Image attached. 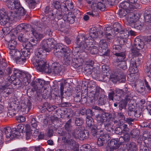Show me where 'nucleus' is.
Masks as SVG:
<instances>
[{
	"label": "nucleus",
	"mask_w": 151,
	"mask_h": 151,
	"mask_svg": "<svg viewBox=\"0 0 151 151\" xmlns=\"http://www.w3.org/2000/svg\"><path fill=\"white\" fill-rule=\"evenodd\" d=\"M86 123L89 127H91L94 124L93 119L92 117L86 118Z\"/></svg>",
	"instance_id": "56"
},
{
	"label": "nucleus",
	"mask_w": 151,
	"mask_h": 151,
	"mask_svg": "<svg viewBox=\"0 0 151 151\" xmlns=\"http://www.w3.org/2000/svg\"><path fill=\"white\" fill-rule=\"evenodd\" d=\"M109 69L108 66L103 65L102 67V70L101 73L102 74H104V75H108L109 74Z\"/></svg>",
	"instance_id": "53"
},
{
	"label": "nucleus",
	"mask_w": 151,
	"mask_h": 151,
	"mask_svg": "<svg viewBox=\"0 0 151 151\" xmlns=\"http://www.w3.org/2000/svg\"><path fill=\"white\" fill-rule=\"evenodd\" d=\"M20 5L19 0H11L7 4L8 8L11 10H16Z\"/></svg>",
	"instance_id": "23"
},
{
	"label": "nucleus",
	"mask_w": 151,
	"mask_h": 151,
	"mask_svg": "<svg viewBox=\"0 0 151 151\" xmlns=\"http://www.w3.org/2000/svg\"><path fill=\"white\" fill-rule=\"evenodd\" d=\"M127 21V24L132 27V24L137 20L138 17L136 14L133 13L132 12H130V13L127 15V17L126 18Z\"/></svg>",
	"instance_id": "17"
},
{
	"label": "nucleus",
	"mask_w": 151,
	"mask_h": 151,
	"mask_svg": "<svg viewBox=\"0 0 151 151\" xmlns=\"http://www.w3.org/2000/svg\"><path fill=\"white\" fill-rule=\"evenodd\" d=\"M107 101V98L106 96L104 95H101L100 96L98 100V104L99 105H105Z\"/></svg>",
	"instance_id": "42"
},
{
	"label": "nucleus",
	"mask_w": 151,
	"mask_h": 151,
	"mask_svg": "<svg viewBox=\"0 0 151 151\" xmlns=\"http://www.w3.org/2000/svg\"><path fill=\"white\" fill-rule=\"evenodd\" d=\"M108 76V75H104V74H102L101 73L99 76V79L100 81L104 82H106L109 80H111L110 79V76L109 77Z\"/></svg>",
	"instance_id": "60"
},
{
	"label": "nucleus",
	"mask_w": 151,
	"mask_h": 151,
	"mask_svg": "<svg viewBox=\"0 0 151 151\" xmlns=\"http://www.w3.org/2000/svg\"><path fill=\"white\" fill-rule=\"evenodd\" d=\"M73 6L71 0H66L63 4L62 5L65 11L68 12V10L73 8Z\"/></svg>",
	"instance_id": "29"
},
{
	"label": "nucleus",
	"mask_w": 151,
	"mask_h": 151,
	"mask_svg": "<svg viewBox=\"0 0 151 151\" xmlns=\"http://www.w3.org/2000/svg\"><path fill=\"white\" fill-rule=\"evenodd\" d=\"M111 134L106 133L101 135L100 137L106 142L111 138Z\"/></svg>",
	"instance_id": "55"
},
{
	"label": "nucleus",
	"mask_w": 151,
	"mask_h": 151,
	"mask_svg": "<svg viewBox=\"0 0 151 151\" xmlns=\"http://www.w3.org/2000/svg\"><path fill=\"white\" fill-rule=\"evenodd\" d=\"M136 90L137 92L139 94H143L145 93V87L143 86L136 87Z\"/></svg>",
	"instance_id": "58"
},
{
	"label": "nucleus",
	"mask_w": 151,
	"mask_h": 151,
	"mask_svg": "<svg viewBox=\"0 0 151 151\" xmlns=\"http://www.w3.org/2000/svg\"><path fill=\"white\" fill-rule=\"evenodd\" d=\"M120 145L118 141L114 139L111 140L106 147V151H111L116 149H118Z\"/></svg>",
	"instance_id": "18"
},
{
	"label": "nucleus",
	"mask_w": 151,
	"mask_h": 151,
	"mask_svg": "<svg viewBox=\"0 0 151 151\" xmlns=\"http://www.w3.org/2000/svg\"><path fill=\"white\" fill-rule=\"evenodd\" d=\"M41 27L44 29V33L46 35H47L48 36H50L52 35V32L50 28L44 26H42V27Z\"/></svg>",
	"instance_id": "62"
},
{
	"label": "nucleus",
	"mask_w": 151,
	"mask_h": 151,
	"mask_svg": "<svg viewBox=\"0 0 151 151\" xmlns=\"http://www.w3.org/2000/svg\"><path fill=\"white\" fill-rule=\"evenodd\" d=\"M136 56L133 57L131 60L129 67V71L132 74H134L138 72L137 67L141 63L140 59Z\"/></svg>",
	"instance_id": "10"
},
{
	"label": "nucleus",
	"mask_w": 151,
	"mask_h": 151,
	"mask_svg": "<svg viewBox=\"0 0 151 151\" xmlns=\"http://www.w3.org/2000/svg\"><path fill=\"white\" fill-rule=\"evenodd\" d=\"M19 8L17 9L14 13L11 12L10 16L13 18L18 17L20 16H23L25 14L26 11L20 5L19 6Z\"/></svg>",
	"instance_id": "20"
},
{
	"label": "nucleus",
	"mask_w": 151,
	"mask_h": 151,
	"mask_svg": "<svg viewBox=\"0 0 151 151\" xmlns=\"http://www.w3.org/2000/svg\"><path fill=\"white\" fill-rule=\"evenodd\" d=\"M119 61V63L117 65L121 69L125 70L127 68L126 62L125 61L120 60L119 59H118Z\"/></svg>",
	"instance_id": "50"
},
{
	"label": "nucleus",
	"mask_w": 151,
	"mask_h": 151,
	"mask_svg": "<svg viewBox=\"0 0 151 151\" xmlns=\"http://www.w3.org/2000/svg\"><path fill=\"white\" fill-rule=\"evenodd\" d=\"M16 29L17 31H19L20 32L21 31H24L26 33H25V36L24 35V34L22 33H21L20 34L19 36L18 37V39L21 42H23V43H25V42H27L28 41V39L26 37L27 36H29V35L27 36L26 35V34H27V32L26 30H22L21 31H19L17 29V28H16Z\"/></svg>",
	"instance_id": "37"
},
{
	"label": "nucleus",
	"mask_w": 151,
	"mask_h": 151,
	"mask_svg": "<svg viewBox=\"0 0 151 151\" xmlns=\"http://www.w3.org/2000/svg\"><path fill=\"white\" fill-rule=\"evenodd\" d=\"M11 29L9 27H4L2 29V32H1V36L2 37H4L5 35L9 34L11 32Z\"/></svg>",
	"instance_id": "52"
},
{
	"label": "nucleus",
	"mask_w": 151,
	"mask_h": 151,
	"mask_svg": "<svg viewBox=\"0 0 151 151\" xmlns=\"http://www.w3.org/2000/svg\"><path fill=\"white\" fill-rule=\"evenodd\" d=\"M21 103L25 105V107L26 108L29 107L30 109L31 108L32 104L29 100L28 99H24L22 100Z\"/></svg>",
	"instance_id": "59"
},
{
	"label": "nucleus",
	"mask_w": 151,
	"mask_h": 151,
	"mask_svg": "<svg viewBox=\"0 0 151 151\" xmlns=\"http://www.w3.org/2000/svg\"><path fill=\"white\" fill-rule=\"evenodd\" d=\"M49 73H52L55 75L61 76L63 74V68L58 63L54 62L49 67Z\"/></svg>",
	"instance_id": "13"
},
{
	"label": "nucleus",
	"mask_w": 151,
	"mask_h": 151,
	"mask_svg": "<svg viewBox=\"0 0 151 151\" xmlns=\"http://www.w3.org/2000/svg\"><path fill=\"white\" fill-rule=\"evenodd\" d=\"M93 4L91 5V7L93 10H94L97 9H99L102 11L104 10L105 6L104 4L100 2L98 3H93Z\"/></svg>",
	"instance_id": "32"
},
{
	"label": "nucleus",
	"mask_w": 151,
	"mask_h": 151,
	"mask_svg": "<svg viewBox=\"0 0 151 151\" xmlns=\"http://www.w3.org/2000/svg\"><path fill=\"white\" fill-rule=\"evenodd\" d=\"M99 69L94 68L92 70L91 74V76L94 79H99L100 74Z\"/></svg>",
	"instance_id": "43"
},
{
	"label": "nucleus",
	"mask_w": 151,
	"mask_h": 151,
	"mask_svg": "<svg viewBox=\"0 0 151 151\" xmlns=\"http://www.w3.org/2000/svg\"><path fill=\"white\" fill-rule=\"evenodd\" d=\"M27 59L21 55L20 57L18 58L15 61L17 64L24 65L26 63Z\"/></svg>",
	"instance_id": "45"
},
{
	"label": "nucleus",
	"mask_w": 151,
	"mask_h": 151,
	"mask_svg": "<svg viewBox=\"0 0 151 151\" xmlns=\"http://www.w3.org/2000/svg\"><path fill=\"white\" fill-rule=\"evenodd\" d=\"M30 109V108H29V107L26 108L25 107V105L23 104H21L20 105V110L22 112H23L24 114H27Z\"/></svg>",
	"instance_id": "63"
},
{
	"label": "nucleus",
	"mask_w": 151,
	"mask_h": 151,
	"mask_svg": "<svg viewBox=\"0 0 151 151\" xmlns=\"http://www.w3.org/2000/svg\"><path fill=\"white\" fill-rule=\"evenodd\" d=\"M37 50L35 51V54L36 56V58H33L31 60L32 63L37 68V69L40 72L44 71L45 72L49 73V65L46 64V62L45 60L46 55L44 58L41 57V55L38 56L37 55Z\"/></svg>",
	"instance_id": "3"
},
{
	"label": "nucleus",
	"mask_w": 151,
	"mask_h": 151,
	"mask_svg": "<svg viewBox=\"0 0 151 151\" xmlns=\"http://www.w3.org/2000/svg\"><path fill=\"white\" fill-rule=\"evenodd\" d=\"M31 125L34 129V133L37 134L39 132V130L40 126V123L37 121L35 118H32L30 122Z\"/></svg>",
	"instance_id": "24"
},
{
	"label": "nucleus",
	"mask_w": 151,
	"mask_h": 151,
	"mask_svg": "<svg viewBox=\"0 0 151 151\" xmlns=\"http://www.w3.org/2000/svg\"><path fill=\"white\" fill-rule=\"evenodd\" d=\"M126 145L127 146V151H136L137 146L134 142L127 143Z\"/></svg>",
	"instance_id": "39"
},
{
	"label": "nucleus",
	"mask_w": 151,
	"mask_h": 151,
	"mask_svg": "<svg viewBox=\"0 0 151 151\" xmlns=\"http://www.w3.org/2000/svg\"><path fill=\"white\" fill-rule=\"evenodd\" d=\"M145 46L144 42L141 39L136 38L134 41V45L131 48L132 55H139L140 53L139 52V50L142 49Z\"/></svg>",
	"instance_id": "8"
},
{
	"label": "nucleus",
	"mask_w": 151,
	"mask_h": 151,
	"mask_svg": "<svg viewBox=\"0 0 151 151\" xmlns=\"http://www.w3.org/2000/svg\"><path fill=\"white\" fill-rule=\"evenodd\" d=\"M31 76L30 74L27 73L25 75V76L23 79V82L24 85H28L30 82Z\"/></svg>",
	"instance_id": "41"
},
{
	"label": "nucleus",
	"mask_w": 151,
	"mask_h": 151,
	"mask_svg": "<svg viewBox=\"0 0 151 151\" xmlns=\"http://www.w3.org/2000/svg\"><path fill=\"white\" fill-rule=\"evenodd\" d=\"M123 73L120 70L116 69L110 75V79L114 83H116L117 81L120 83H124L125 81Z\"/></svg>",
	"instance_id": "9"
},
{
	"label": "nucleus",
	"mask_w": 151,
	"mask_h": 151,
	"mask_svg": "<svg viewBox=\"0 0 151 151\" xmlns=\"http://www.w3.org/2000/svg\"><path fill=\"white\" fill-rule=\"evenodd\" d=\"M25 129L26 130V139L27 140L30 139L32 134L34 133V130L31 129L30 126L28 124L26 125Z\"/></svg>",
	"instance_id": "34"
},
{
	"label": "nucleus",
	"mask_w": 151,
	"mask_h": 151,
	"mask_svg": "<svg viewBox=\"0 0 151 151\" xmlns=\"http://www.w3.org/2000/svg\"><path fill=\"white\" fill-rule=\"evenodd\" d=\"M104 118H106L108 119H110L111 118V115L107 113L103 112L102 115L97 114L96 115L95 118L98 125V128L99 127V128H100V127L103 125L104 120Z\"/></svg>",
	"instance_id": "15"
},
{
	"label": "nucleus",
	"mask_w": 151,
	"mask_h": 151,
	"mask_svg": "<svg viewBox=\"0 0 151 151\" xmlns=\"http://www.w3.org/2000/svg\"><path fill=\"white\" fill-rule=\"evenodd\" d=\"M75 124L76 126H81L84 123V120L82 118H76L75 120Z\"/></svg>",
	"instance_id": "57"
},
{
	"label": "nucleus",
	"mask_w": 151,
	"mask_h": 151,
	"mask_svg": "<svg viewBox=\"0 0 151 151\" xmlns=\"http://www.w3.org/2000/svg\"><path fill=\"white\" fill-rule=\"evenodd\" d=\"M21 51L22 54V55L24 57V58L27 59H28L31 53L33 52H31L29 50L25 49H22Z\"/></svg>",
	"instance_id": "49"
},
{
	"label": "nucleus",
	"mask_w": 151,
	"mask_h": 151,
	"mask_svg": "<svg viewBox=\"0 0 151 151\" xmlns=\"http://www.w3.org/2000/svg\"><path fill=\"white\" fill-rule=\"evenodd\" d=\"M88 37H89L90 38L89 40L92 39H94L97 38L98 36V34L96 29V28L95 27H92L91 29V31L89 34H87Z\"/></svg>",
	"instance_id": "30"
},
{
	"label": "nucleus",
	"mask_w": 151,
	"mask_h": 151,
	"mask_svg": "<svg viewBox=\"0 0 151 151\" xmlns=\"http://www.w3.org/2000/svg\"><path fill=\"white\" fill-rule=\"evenodd\" d=\"M121 9H119V11L117 13V14L119 15L121 17H124L126 16L127 17V15L129 13H130V12H132V10H129L128 9H126L122 8Z\"/></svg>",
	"instance_id": "35"
},
{
	"label": "nucleus",
	"mask_w": 151,
	"mask_h": 151,
	"mask_svg": "<svg viewBox=\"0 0 151 151\" xmlns=\"http://www.w3.org/2000/svg\"><path fill=\"white\" fill-rule=\"evenodd\" d=\"M125 42V40L122 38L118 37L115 41V44L113 46V52L117 57V59L120 60H124L125 58V55L122 52V45Z\"/></svg>",
	"instance_id": "6"
},
{
	"label": "nucleus",
	"mask_w": 151,
	"mask_h": 151,
	"mask_svg": "<svg viewBox=\"0 0 151 151\" xmlns=\"http://www.w3.org/2000/svg\"><path fill=\"white\" fill-rule=\"evenodd\" d=\"M22 45L24 47V49L29 50L31 52H33L35 48L34 47L35 46V45H33L29 42H28V41L25 43H23Z\"/></svg>",
	"instance_id": "38"
},
{
	"label": "nucleus",
	"mask_w": 151,
	"mask_h": 151,
	"mask_svg": "<svg viewBox=\"0 0 151 151\" xmlns=\"http://www.w3.org/2000/svg\"><path fill=\"white\" fill-rule=\"evenodd\" d=\"M67 12L66 11H65L64 10L63 8V7L61 8V9L58 10L56 9V11L54 12L53 14V16H52L55 17H57L58 19H61L62 18L63 19V15L65 14H66Z\"/></svg>",
	"instance_id": "25"
},
{
	"label": "nucleus",
	"mask_w": 151,
	"mask_h": 151,
	"mask_svg": "<svg viewBox=\"0 0 151 151\" xmlns=\"http://www.w3.org/2000/svg\"><path fill=\"white\" fill-rule=\"evenodd\" d=\"M132 98L130 96L126 95L124 99H122L118 103L119 109L120 110H122L123 109H126L128 102L130 101Z\"/></svg>",
	"instance_id": "22"
},
{
	"label": "nucleus",
	"mask_w": 151,
	"mask_h": 151,
	"mask_svg": "<svg viewBox=\"0 0 151 151\" xmlns=\"http://www.w3.org/2000/svg\"><path fill=\"white\" fill-rule=\"evenodd\" d=\"M71 119H70L67 121L64 126L65 129L68 132H67L69 133V132H70L72 129V126L71 124Z\"/></svg>",
	"instance_id": "40"
},
{
	"label": "nucleus",
	"mask_w": 151,
	"mask_h": 151,
	"mask_svg": "<svg viewBox=\"0 0 151 151\" xmlns=\"http://www.w3.org/2000/svg\"><path fill=\"white\" fill-rule=\"evenodd\" d=\"M143 24L139 21L135 22L132 25V27L138 30H141L143 26Z\"/></svg>",
	"instance_id": "51"
},
{
	"label": "nucleus",
	"mask_w": 151,
	"mask_h": 151,
	"mask_svg": "<svg viewBox=\"0 0 151 151\" xmlns=\"http://www.w3.org/2000/svg\"><path fill=\"white\" fill-rule=\"evenodd\" d=\"M83 130L82 127L76 128L73 132L72 133V135L76 139H79L80 134Z\"/></svg>",
	"instance_id": "36"
},
{
	"label": "nucleus",
	"mask_w": 151,
	"mask_h": 151,
	"mask_svg": "<svg viewBox=\"0 0 151 151\" xmlns=\"http://www.w3.org/2000/svg\"><path fill=\"white\" fill-rule=\"evenodd\" d=\"M51 5L54 9H55L58 10L61 9V8L62 7L60 3L57 1H55L52 2Z\"/></svg>",
	"instance_id": "61"
},
{
	"label": "nucleus",
	"mask_w": 151,
	"mask_h": 151,
	"mask_svg": "<svg viewBox=\"0 0 151 151\" xmlns=\"http://www.w3.org/2000/svg\"><path fill=\"white\" fill-rule=\"evenodd\" d=\"M53 53L58 58L64 56L63 62L67 65H69L71 63L72 56V52L71 50L68 47H64L59 44H57L54 47Z\"/></svg>",
	"instance_id": "1"
},
{
	"label": "nucleus",
	"mask_w": 151,
	"mask_h": 151,
	"mask_svg": "<svg viewBox=\"0 0 151 151\" xmlns=\"http://www.w3.org/2000/svg\"><path fill=\"white\" fill-rule=\"evenodd\" d=\"M17 29L19 31L22 30H26L27 32L26 35H29L30 33L35 37L37 41H40L44 37L43 34L37 32L35 29L29 24L23 23L20 24L17 26Z\"/></svg>",
	"instance_id": "5"
},
{
	"label": "nucleus",
	"mask_w": 151,
	"mask_h": 151,
	"mask_svg": "<svg viewBox=\"0 0 151 151\" xmlns=\"http://www.w3.org/2000/svg\"><path fill=\"white\" fill-rule=\"evenodd\" d=\"M17 45V42L14 39H11L9 41L8 46L9 49H14Z\"/></svg>",
	"instance_id": "47"
},
{
	"label": "nucleus",
	"mask_w": 151,
	"mask_h": 151,
	"mask_svg": "<svg viewBox=\"0 0 151 151\" xmlns=\"http://www.w3.org/2000/svg\"><path fill=\"white\" fill-rule=\"evenodd\" d=\"M62 139L63 142L67 143L71 146V148L73 151H79L78 143L74 140L71 139L70 134L66 132L62 133Z\"/></svg>",
	"instance_id": "7"
},
{
	"label": "nucleus",
	"mask_w": 151,
	"mask_h": 151,
	"mask_svg": "<svg viewBox=\"0 0 151 151\" xmlns=\"http://www.w3.org/2000/svg\"><path fill=\"white\" fill-rule=\"evenodd\" d=\"M126 1L121 3L120 6L122 8L129 10L137 9L139 6L137 3L138 0H125Z\"/></svg>",
	"instance_id": "12"
},
{
	"label": "nucleus",
	"mask_w": 151,
	"mask_h": 151,
	"mask_svg": "<svg viewBox=\"0 0 151 151\" xmlns=\"http://www.w3.org/2000/svg\"><path fill=\"white\" fill-rule=\"evenodd\" d=\"M56 10V9H54L51 4L46 7L45 9L44 12L46 14H47L48 15L52 16H53L54 12Z\"/></svg>",
	"instance_id": "33"
},
{
	"label": "nucleus",
	"mask_w": 151,
	"mask_h": 151,
	"mask_svg": "<svg viewBox=\"0 0 151 151\" xmlns=\"http://www.w3.org/2000/svg\"><path fill=\"white\" fill-rule=\"evenodd\" d=\"M113 32H115L116 34L118 33H120L121 34L124 33L125 31L124 29H123L122 27V26L121 24L118 22H115L114 23L113 25Z\"/></svg>",
	"instance_id": "27"
},
{
	"label": "nucleus",
	"mask_w": 151,
	"mask_h": 151,
	"mask_svg": "<svg viewBox=\"0 0 151 151\" xmlns=\"http://www.w3.org/2000/svg\"><path fill=\"white\" fill-rule=\"evenodd\" d=\"M99 46L101 48L100 51L102 53L103 55L106 56L109 55L110 50L108 48V45L105 40H101L99 42Z\"/></svg>",
	"instance_id": "16"
},
{
	"label": "nucleus",
	"mask_w": 151,
	"mask_h": 151,
	"mask_svg": "<svg viewBox=\"0 0 151 151\" xmlns=\"http://www.w3.org/2000/svg\"><path fill=\"white\" fill-rule=\"evenodd\" d=\"M81 151H91V147L89 145H84L80 147Z\"/></svg>",
	"instance_id": "64"
},
{
	"label": "nucleus",
	"mask_w": 151,
	"mask_h": 151,
	"mask_svg": "<svg viewBox=\"0 0 151 151\" xmlns=\"http://www.w3.org/2000/svg\"><path fill=\"white\" fill-rule=\"evenodd\" d=\"M57 42L53 38H49L46 40H44L41 42L39 47L37 50V55H41V57L44 58L46 55V52H49L51 49L54 47Z\"/></svg>",
	"instance_id": "2"
},
{
	"label": "nucleus",
	"mask_w": 151,
	"mask_h": 151,
	"mask_svg": "<svg viewBox=\"0 0 151 151\" xmlns=\"http://www.w3.org/2000/svg\"><path fill=\"white\" fill-rule=\"evenodd\" d=\"M3 131L4 132L6 137L8 138H10V139H12L17 137L18 135L17 134H15V133L14 134H12L11 129L9 127L4 128Z\"/></svg>",
	"instance_id": "26"
},
{
	"label": "nucleus",
	"mask_w": 151,
	"mask_h": 151,
	"mask_svg": "<svg viewBox=\"0 0 151 151\" xmlns=\"http://www.w3.org/2000/svg\"><path fill=\"white\" fill-rule=\"evenodd\" d=\"M92 46V45L91 46V47H90V49H89V51H88V52H85L88 53L89 52H90L92 54H96L98 53L99 51L98 49L96 46Z\"/></svg>",
	"instance_id": "54"
},
{
	"label": "nucleus",
	"mask_w": 151,
	"mask_h": 151,
	"mask_svg": "<svg viewBox=\"0 0 151 151\" xmlns=\"http://www.w3.org/2000/svg\"><path fill=\"white\" fill-rule=\"evenodd\" d=\"M17 104H16V103H14L15 105L14 106H12V105L13 104H14V103H12L11 104L10 106L8 108V114H9V116H14L16 112V111L15 110V107H18V102H17Z\"/></svg>",
	"instance_id": "28"
},
{
	"label": "nucleus",
	"mask_w": 151,
	"mask_h": 151,
	"mask_svg": "<svg viewBox=\"0 0 151 151\" xmlns=\"http://www.w3.org/2000/svg\"><path fill=\"white\" fill-rule=\"evenodd\" d=\"M89 134V132L88 131L86 130L82 131L80 134L79 139L82 140L87 139L88 138Z\"/></svg>",
	"instance_id": "48"
},
{
	"label": "nucleus",
	"mask_w": 151,
	"mask_h": 151,
	"mask_svg": "<svg viewBox=\"0 0 151 151\" xmlns=\"http://www.w3.org/2000/svg\"><path fill=\"white\" fill-rule=\"evenodd\" d=\"M130 134L132 138H137L139 136L140 131L137 129H133L132 130Z\"/></svg>",
	"instance_id": "46"
},
{
	"label": "nucleus",
	"mask_w": 151,
	"mask_h": 151,
	"mask_svg": "<svg viewBox=\"0 0 151 151\" xmlns=\"http://www.w3.org/2000/svg\"><path fill=\"white\" fill-rule=\"evenodd\" d=\"M13 17H11L10 14V16H5V17L2 18H0V24L2 25H4L7 24L9 21V19H12Z\"/></svg>",
	"instance_id": "44"
},
{
	"label": "nucleus",
	"mask_w": 151,
	"mask_h": 151,
	"mask_svg": "<svg viewBox=\"0 0 151 151\" xmlns=\"http://www.w3.org/2000/svg\"><path fill=\"white\" fill-rule=\"evenodd\" d=\"M76 14L74 12H70L63 15V20L64 22H68L69 24H72L74 23Z\"/></svg>",
	"instance_id": "21"
},
{
	"label": "nucleus",
	"mask_w": 151,
	"mask_h": 151,
	"mask_svg": "<svg viewBox=\"0 0 151 151\" xmlns=\"http://www.w3.org/2000/svg\"><path fill=\"white\" fill-rule=\"evenodd\" d=\"M12 72V70L9 67H7L5 63L0 64V77L6 78L10 76Z\"/></svg>",
	"instance_id": "14"
},
{
	"label": "nucleus",
	"mask_w": 151,
	"mask_h": 151,
	"mask_svg": "<svg viewBox=\"0 0 151 151\" xmlns=\"http://www.w3.org/2000/svg\"><path fill=\"white\" fill-rule=\"evenodd\" d=\"M88 37L87 35L82 34L78 35L76 38V43L82 52H88L93 45V42L89 41L90 37Z\"/></svg>",
	"instance_id": "4"
},
{
	"label": "nucleus",
	"mask_w": 151,
	"mask_h": 151,
	"mask_svg": "<svg viewBox=\"0 0 151 151\" xmlns=\"http://www.w3.org/2000/svg\"><path fill=\"white\" fill-rule=\"evenodd\" d=\"M81 53L78 51L76 55V56L77 57L78 55V58H74L73 59H72L71 60L70 65L71 64L72 66L75 68H78L80 66H81L83 62V58L85 57L83 54H85V53L81 52Z\"/></svg>",
	"instance_id": "11"
},
{
	"label": "nucleus",
	"mask_w": 151,
	"mask_h": 151,
	"mask_svg": "<svg viewBox=\"0 0 151 151\" xmlns=\"http://www.w3.org/2000/svg\"><path fill=\"white\" fill-rule=\"evenodd\" d=\"M45 83V81L41 79H37L31 83V86L35 90H40L42 88Z\"/></svg>",
	"instance_id": "19"
},
{
	"label": "nucleus",
	"mask_w": 151,
	"mask_h": 151,
	"mask_svg": "<svg viewBox=\"0 0 151 151\" xmlns=\"http://www.w3.org/2000/svg\"><path fill=\"white\" fill-rule=\"evenodd\" d=\"M60 96H58L57 95L55 96V101L58 104H60L62 102L63 96V89L64 88L63 84L62 83H60Z\"/></svg>",
	"instance_id": "31"
}]
</instances>
